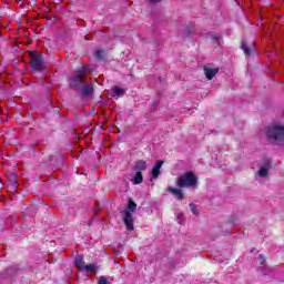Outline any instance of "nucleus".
Masks as SVG:
<instances>
[{
  "label": "nucleus",
  "instance_id": "nucleus-1",
  "mask_svg": "<svg viewBox=\"0 0 284 284\" xmlns=\"http://www.w3.org/2000/svg\"><path fill=\"white\" fill-rule=\"evenodd\" d=\"M88 74V67L79 68L72 77L69 78V90H81L83 83H85V77Z\"/></svg>",
  "mask_w": 284,
  "mask_h": 284
},
{
  "label": "nucleus",
  "instance_id": "nucleus-2",
  "mask_svg": "<svg viewBox=\"0 0 284 284\" xmlns=\"http://www.w3.org/2000/svg\"><path fill=\"white\" fill-rule=\"evenodd\" d=\"M195 185H199V178L192 171L181 174L176 180L178 187H194Z\"/></svg>",
  "mask_w": 284,
  "mask_h": 284
},
{
  "label": "nucleus",
  "instance_id": "nucleus-3",
  "mask_svg": "<svg viewBox=\"0 0 284 284\" xmlns=\"http://www.w3.org/2000/svg\"><path fill=\"white\" fill-rule=\"evenodd\" d=\"M266 138L270 143H276V141H284V125H272L266 130Z\"/></svg>",
  "mask_w": 284,
  "mask_h": 284
},
{
  "label": "nucleus",
  "instance_id": "nucleus-4",
  "mask_svg": "<svg viewBox=\"0 0 284 284\" xmlns=\"http://www.w3.org/2000/svg\"><path fill=\"white\" fill-rule=\"evenodd\" d=\"M134 212H136V204L134 201L129 200L128 206L124 209L123 211V221L125 226L132 231L134 230V217L132 216V214H134Z\"/></svg>",
  "mask_w": 284,
  "mask_h": 284
},
{
  "label": "nucleus",
  "instance_id": "nucleus-5",
  "mask_svg": "<svg viewBox=\"0 0 284 284\" xmlns=\"http://www.w3.org/2000/svg\"><path fill=\"white\" fill-rule=\"evenodd\" d=\"M29 57L32 70L41 72L43 70V54L41 52L30 51Z\"/></svg>",
  "mask_w": 284,
  "mask_h": 284
},
{
  "label": "nucleus",
  "instance_id": "nucleus-6",
  "mask_svg": "<svg viewBox=\"0 0 284 284\" xmlns=\"http://www.w3.org/2000/svg\"><path fill=\"white\" fill-rule=\"evenodd\" d=\"M203 70L207 81H212L219 74V69L212 68V64L205 65Z\"/></svg>",
  "mask_w": 284,
  "mask_h": 284
},
{
  "label": "nucleus",
  "instance_id": "nucleus-7",
  "mask_svg": "<svg viewBox=\"0 0 284 284\" xmlns=\"http://www.w3.org/2000/svg\"><path fill=\"white\" fill-rule=\"evenodd\" d=\"M241 50H243L244 54L246 57H251L252 53L254 52V43H247L245 41L241 42Z\"/></svg>",
  "mask_w": 284,
  "mask_h": 284
},
{
  "label": "nucleus",
  "instance_id": "nucleus-8",
  "mask_svg": "<svg viewBox=\"0 0 284 284\" xmlns=\"http://www.w3.org/2000/svg\"><path fill=\"white\" fill-rule=\"evenodd\" d=\"M166 191H169L171 194H173V196H175V199H178V201H183L185 194L183 193V190L181 189H175V187H168Z\"/></svg>",
  "mask_w": 284,
  "mask_h": 284
},
{
  "label": "nucleus",
  "instance_id": "nucleus-9",
  "mask_svg": "<svg viewBox=\"0 0 284 284\" xmlns=\"http://www.w3.org/2000/svg\"><path fill=\"white\" fill-rule=\"evenodd\" d=\"M163 163H165L163 160H159L153 166L151 174L154 179H159V175L161 174V168H163Z\"/></svg>",
  "mask_w": 284,
  "mask_h": 284
},
{
  "label": "nucleus",
  "instance_id": "nucleus-10",
  "mask_svg": "<svg viewBox=\"0 0 284 284\" xmlns=\"http://www.w3.org/2000/svg\"><path fill=\"white\" fill-rule=\"evenodd\" d=\"M268 174H270V161L267 160L260 168L257 175L263 179V178L267 176Z\"/></svg>",
  "mask_w": 284,
  "mask_h": 284
},
{
  "label": "nucleus",
  "instance_id": "nucleus-11",
  "mask_svg": "<svg viewBox=\"0 0 284 284\" xmlns=\"http://www.w3.org/2000/svg\"><path fill=\"white\" fill-rule=\"evenodd\" d=\"M82 97H92L94 94V87L92 84H82Z\"/></svg>",
  "mask_w": 284,
  "mask_h": 284
},
{
  "label": "nucleus",
  "instance_id": "nucleus-12",
  "mask_svg": "<svg viewBox=\"0 0 284 284\" xmlns=\"http://www.w3.org/2000/svg\"><path fill=\"white\" fill-rule=\"evenodd\" d=\"M74 265L77 270L81 272V270H85V261H83V255H77L74 258Z\"/></svg>",
  "mask_w": 284,
  "mask_h": 284
},
{
  "label": "nucleus",
  "instance_id": "nucleus-13",
  "mask_svg": "<svg viewBox=\"0 0 284 284\" xmlns=\"http://www.w3.org/2000/svg\"><path fill=\"white\" fill-rule=\"evenodd\" d=\"M134 170L136 172H144V170H148V163L145 161L140 160L135 162Z\"/></svg>",
  "mask_w": 284,
  "mask_h": 284
},
{
  "label": "nucleus",
  "instance_id": "nucleus-14",
  "mask_svg": "<svg viewBox=\"0 0 284 284\" xmlns=\"http://www.w3.org/2000/svg\"><path fill=\"white\" fill-rule=\"evenodd\" d=\"M133 185H141L143 183V173L136 171L135 175L132 179Z\"/></svg>",
  "mask_w": 284,
  "mask_h": 284
},
{
  "label": "nucleus",
  "instance_id": "nucleus-15",
  "mask_svg": "<svg viewBox=\"0 0 284 284\" xmlns=\"http://www.w3.org/2000/svg\"><path fill=\"white\" fill-rule=\"evenodd\" d=\"M94 59H97V61H103V59H105V51H103V49L97 50L94 52Z\"/></svg>",
  "mask_w": 284,
  "mask_h": 284
},
{
  "label": "nucleus",
  "instance_id": "nucleus-16",
  "mask_svg": "<svg viewBox=\"0 0 284 284\" xmlns=\"http://www.w3.org/2000/svg\"><path fill=\"white\" fill-rule=\"evenodd\" d=\"M51 161H57L59 165L63 166V155L55 153L53 156H51Z\"/></svg>",
  "mask_w": 284,
  "mask_h": 284
},
{
  "label": "nucleus",
  "instance_id": "nucleus-17",
  "mask_svg": "<svg viewBox=\"0 0 284 284\" xmlns=\"http://www.w3.org/2000/svg\"><path fill=\"white\" fill-rule=\"evenodd\" d=\"M84 270L87 272H97V270H99V265H97V263L94 264H89L84 266Z\"/></svg>",
  "mask_w": 284,
  "mask_h": 284
},
{
  "label": "nucleus",
  "instance_id": "nucleus-18",
  "mask_svg": "<svg viewBox=\"0 0 284 284\" xmlns=\"http://www.w3.org/2000/svg\"><path fill=\"white\" fill-rule=\"evenodd\" d=\"M113 92L114 94H116L118 97H121V94H123V89L119 88V87H114L113 88Z\"/></svg>",
  "mask_w": 284,
  "mask_h": 284
},
{
  "label": "nucleus",
  "instance_id": "nucleus-19",
  "mask_svg": "<svg viewBox=\"0 0 284 284\" xmlns=\"http://www.w3.org/2000/svg\"><path fill=\"white\" fill-rule=\"evenodd\" d=\"M189 207H191V212L193 214H195V215L199 214V210H196V205H194V203H190Z\"/></svg>",
  "mask_w": 284,
  "mask_h": 284
},
{
  "label": "nucleus",
  "instance_id": "nucleus-20",
  "mask_svg": "<svg viewBox=\"0 0 284 284\" xmlns=\"http://www.w3.org/2000/svg\"><path fill=\"white\" fill-rule=\"evenodd\" d=\"M9 183H11V186H12L13 190H17V182L14 181V176L9 179Z\"/></svg>",
  "mask_w": 284,
  "mask_h": 284
},
{
  "label": "nucleus",
  "instance_id": "nucleus-21",
  "mask_svg": "<svg viewBox=\"0 0 284 284\" xmlns=\"http://www.w3.org/2000/svg\"><path fill=\"white\" fill-rule=\"evenodd\" d=\"M98 284H110V282H108V278H105L104 276H101V277L99 278Z\"/></svg>",
  "mask_w": 284,
  "mask_h": 284
},
{
  "label": "nucleus",
  "instance_id": "nucleus-22",
  "mask_svg": "<svg viewBox=\"0 0 284 284\" xmlns=\"http://www.w3.org/2000/svg\"><path fill=\"white\" fill-rule=\"evenodd\" d=\"M220 40H221V36H212V41L214 43H219Z\"/></svg>",
  "mask_w": 284,
  "mask_h": 284
},
{
  "label": "nucleus",
  "instance_id": "nucleus-23",
  "mask_svg": "<svg viewBox=\"0 0 284 284\" xmlns=\"http://www.w3.org/2000/svg\"><path fill=\"white\" fill-rule=\"evenodd\" d=\"M258 261H260V265H263V263H265V256L263 254H260Z\"/></svg>",
  "mask_w": 284,
  "mask_h": 284
},
{
  "label": "nucleus",
  "instance_id": "nucleus-24",
  "mask_svg": "<svg viewBox=\"0 0 284 284\" xmlns=\"http://www.w3.org/2000/svg\"><path fill=\"white\" fill-rule=\"evenodd\" d=\"M161 0H148V3L154 4V3H159Z\"/></svg>",
  "mask_w": 284,
  "mask_h": 284
},
{
  "label": "nucleus",
  "instance_id": "nucleus-25",
  "mask_svg": "<svg viewBox=\"0 0 284 284\" xmlns=\"http://www.w3.org/2000/svg\"><path fill=\"white\" fill-rule=\"evenodd\" d=\"M94 214H95V216H99V214H101V211L100 210H95Z\"/></svg>",
  "mask_w": 284,
  "mask_h": 284
}]
</instances>
